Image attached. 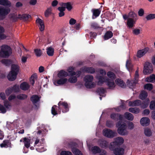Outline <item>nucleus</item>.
Returning a JSON list of instances; mask_svg holds the SVG:
<instances>
[{
    "mask_svg": "<svg viewBox=\"0 0 155 155\" xmlns=\"http://www.w3.org/2000/svg\"><path fill=\"white\" fill-rule=\"evenodd\" d=\"M58 105L59 107L58 108L59 110L58 111V112L56 111L57 108L55 105L53 106L52 107L51 113L54 115L60 114L61 108H62V111L63 113H65L68 111V106L66 103L60 102L58 104Z\"/></svg>",
    "mask_w": 155,
    "mask_h": 155,
    "instance_id": "f257e3e1",
    "label": "nucleus"
},
{
    "mask_svg": "<svg viewBox=\"0 0 155 155\" xmlns=\"http://www.w3.org/2000/svg\"><path fill=\"white\" fill-rule=\"evenodd\" d=\"M67 72L63 71H61L58 74V79L57 81H54L53 83L54 85H62L68 82V79L65 78L68 76Z\"/></svg>",
    "mask_w": 155,
    "mask_h": 155,
    "instance_id": "f03ea898",
    "label": "nucleus"
},
{
    "mask_svg": "<svg viewBox=\"0 0 155 155\" xmlns=\"http://www.w3.org/2000/svg\"><path fill=\"white\" fill-rule=\"evenodd\" d=\"M96 78L98 80L97 84L99 85H101L105 82L110 88H113L115 87V85L114 81V79H108L107 77L104 78L99 75L97 76Z\"/></svg>",
    "mask_w": 155,
    "mask_h": 155,
    "instance_id": "7ed1b4c3",
    "label": "nucleus"
},
{
    "mask_svg": "<svg viewBox=\"0 0 155 155\" xmlns=\"http://www.w3.org/2000/svg\"><path fill=\"white\" fill-rule=\"evenodd\" d=\"M118 127L117 132L121 135H126L128 134V132L126 130L127 126L125 123L121 121L118 122L117 124Z\"/></svg>",
    "mask_w": 155,
    "mask_h": 155,
    "instance_id": "20e7f679",
    "label": "nucleus"
},
{
    "mask_svg": "<svg viewBox=\"0 0 155 155\" xmlns=\"http://www.w3.org/2000/svg\"><path fill=\"white\" fill-rule=\"evenodd\" d=\"M0 51V57L6 58L8 57L12 54V51L11 48L8 46L3 45L1 47Z\"/></svg>",
    "mask_w": 155,
    "mask_h": 155,
    "instance_id": "39448f33",
    "label": "nucleus"
},
{
    "mask_svg": "<svg viewBox=\"0 0 155 155\" xmlns=\"http://www.w3.org/2000/svg\"><path fill=\"white\" fill-rule=\"evenodd\" d=\"M93 77L91 75H88L86 76L84 78V81L85 82L84 85L87 88H92L95 87V84L92 82Z\"/></svg>",
    "mask_w": 155,
    "mask_h": 155,
    "instance_id": "423d86ee",
    "label": "nucleus"
},
{
    "mask_svg": "<svg viewBox=\"0 0 155 155\" xmlns=\"http://www.w3.org/2000/svg\"><path fill=\"white\" fill-rule=\"evenodd\" d=\"M153 68L152 64L146 62L144 66L143 73L145 75L149 74L153 72Z\"/></svg>",
    "mask_w": 155,
    "mask_h": 155,
    "instance_id": "0eeeda50",
    "label": "nucleus"
},
{
    "mask_svg": "<svg viewBox=\"0 0 155 155\" xmlns=\"http://www.w3.org/2000/svg\"><path fill=\"white\" fill-rule=\"evenodd\" d=\"M124 141V139L122 137H117L114 139V141L110 143L109 147V148L110 150H113L114 148L117 145L122 144Z\"/></svg>",
    "mask_w": 155,
    "mask_h": 155,
    "instance_id": "6e6552de",
    "label": "nucleus"
},
{
    "mask_svg": "<svg viewBox=\"0 0 155 155\" xmlns=\"http://www.w3.org/2000/svg\"><path fill=\"white\" fill-rule=\"evenodd\" d=\"M10 9L8 8L0 6V20H2L5 18V16L10 12Z\"/></svg>",
    "mask_w": 155,
    "mask_h": 155,
    "instance_id": "1a4fd4ad",
    "label": "nucleus"
},
{
    "mask_svg": "<svg viewBox=\"0 0 155 155\" xmlns=\"http://www.w3.org/2000/svg\"><path fill=\"white\" fill-rule=\"evenodd\" d=\"M4 106L6 108H5L3 106L0 104V110L2 113H5L6 112L7 110H8L11 109V106L9 102L7 100H5L4 102Z\"/></svg>",
    "mask_w": 155,
    "mask_h": 155,
    "instance_id": "9d476101",
    "label": "nucleus"
},
{
    "mask_svg": "<svg viewBox=\"0 0 155 155\" xmlns=\"http://www.w3.org/2000/svg\"><path fill=\"white\" fill-rule=\"evenodd\" d=\"M103 134L104 136L111 138L114 137L115 133L110 129H105L103 131Z\"/></svg>",
    "mask_w": 155,
    "mask_h": 155,
    "instance_id": "9b49d317",
    "label": "nucleus"
},
{
    "mask_svg": "<svg viewBox=\"0 0 155 155\" xmlns=\"http://www.w3.org/2000/svg\"><path fill=\"white\" fill-rule=\"evenodd\" d=\"M36 23L40 30L41 31H44L45 29V25L43 21L38 17L36 19Z\"/></svg>",
    "mask_w": 155,
    "mask_h": 155,
    "instance_id": "f8f14e48",
    "label": "nucleus"
},
{
    "mask_svg": "<svg viewBox=\"0 0 155 155\" xmlns=\"http://www.w3.org/2000/svg\"><path fill=\"white\" fill-rule=\"evenodd\" d=\"M19 89L18 86L17 85H15L13 87L7 89L5 91V94L7 96H8L13 92H16L18 91Z\"/></svg>",
    "mask_w": 155,
    "mask_h": 155,
    "instance_id": "ddd939ff",
    "label": "nucleus"
},
{
    "mask_svg": "<svg viewBox=\"0 0 155 155\" xmlns=\"http://www.w3.org/2000/svg\"><path fill=\"white\" fill-rule=\"evenodd\" d=\"M140 123L141 125L143 126H148L150 123V120L147 117H142L140 120Z\"/></svg>",
    "mask_w": 155,
    "mask_h": 155,
    "instance_id": "4468645a",
    "label": "nucleus"
},
{
    "mask_svg": "<svg viewBox=\"0 0 155 155\" xmlns=\"http://www.w3.org/2000/svg\"><path fill=\"white\" fill-rule=\"evenodd\" d=\"M20 142H23L25 146L28 148L30 146V144L31 143V140L28 138L24 137L21 138L20 140Z\"/></svg>",
    "mask_w": 155,
    "mask_h": 155,
    "instance_id": "2eb2a0df",
    "label": "nucleus"
},
{
    "mask_svg": "<svg viewBox=\"0 0 155 155\" xmlns=\"http://www.w3.org/2000/svg\"><path fill=\"white\" fill-rule=\"evenodd\" d=\"M149 50L148 48H146L138 51L137 54V57L139 58L142 57Z\"/></svg>",
    "mask_w": 155,
    "mask_h": 155,
    "instance_id": "dca6fc26",
    "label": "nucleus"
},
{
    "mask_svg": "<svg viewBox=\"0 0 155 155\" xmlns=\"http://www.w3.org/2000/svg\"><path fill=\"white\" fill-rule=\"evenodd\" d=\"M137 19V18L134 19L132 18H128L127 22V26L130 28L133 27Z\"/></svg>",
    "mask_w": 155,
    "mask_h": 155,
    "instance_id": "f3484780",
    "label": "nucleus"
},
{
    "mask_svg": "<svg viewBox=\"0 0 155 155\" xmlns=\"http://www.w3.org/2000/svg\"><path fill=\"white\" fill-rule=\"evenodd\" d=\"M17 75V74L11 71L8 75L7 77L9 80L13 81L15 80L16 78Z\"/></svg>",
    "mask_w": 155,
    "mask_h": 155,
    "instance_id": "a211bd4d",
    "label": "nucleus"
},
{
    "mask_svg": "<svg viewBox=\"0 0 155 155\" xmlns=\"http://www.w3.org/2000/svg\"><path fill=\"white\" fill-rule=\"evenodd\" d=\"M29 87L30 85L29 84L25 82L22 83L20 85V88L24 91H26L28 90Z\"/></svg>",
    "mask_w": 155,
    "mask_h": 155,
    "instance_id": "6ab92c4d",
    "label": "nucleus"
},
{
    "mask_svg": "<svg viewBox=\"0 0 155 155\" xmlns=\"http://www.w3.org/2000/svg\"><path fill=\"white\" fill-rule=\"evenodd\" d=\"M128 105L130 106H138L141 104V101L140 100H137L134 101H129Z\"/></svg>",
    "mask_w": 155,
    "mask_h": 155,
    "instance_id": "aec40b11",
    "label": "nucleus"
},
{
    "mask_svg": "<svg viewBox=\"0 0 155 155\" xmlns=\"http://www.w3.org/2000/svg\"><path fill=\"white\" fill-rule=\"evenodd\" d=\"M112 150H114V153L116 155H123L124 152V149L121 148H118Z\"/></svg>",
    "mask_w": 155,
    "mask_h": 155,
    "instance_id": "412c9836",
    "label": "nucleus"
},
{
    "mask_svg": "<svg viewBox=\"0 0 155 155\" xmlns=\"http://www.w3.org/2000/svg\"><path fill=\"white\" fill-rule=\"evenodd\" d=\"M11 71L17 74L19 70V67L17 64H13L11 66Z\"/></svg>",
    "mask_w": 155,
    "mask_h": 155,
    "instance_id": "4be33fe9",
    "label": "nucleus"
},
{
    "mask_svg": "<svg viewBox=\"0 0 155 155\" xmlns=\"http://www.w3.org/2000/svg\"><path fill=\"white\" fill-rule=\"evenodd\" d=\"M145 81L148 82L154 83L155 82V75L152 74L149 77H147L145 79Z\"/></svg>",
    "mask_w": 155,
    "mask_h": 155,
    "instance_id": "5701e85b",
    "label": "nucleus"
},
{
    "mask_svg": "<svg viewBox=\"0 0 155 155\" xmlns=\"http://www.w3.org/2000/svg\"><path fill=\"white\" fill-rule=\"evenodd\" d=\"M124 117L125 118L129 120L132 121L134 119V117L131 113L129 112H126L124 114Z\"/></svg>",
    "mask_w": 155,
    "mask_h": 155,
    "instance_id": "b1692460",
    "label": "nucleus"
},
{
    "mask_svg": "<svg viewBox=\"0 0 155 155\" xmlns=\"http://www.w3.org/2000/svg\"><path fill=\"white\" fill-rule=\"evenodd\" d=\"M144 134L147 137H150L153 134L152 131L150 128H146L144 130Z\"/></svg>",
    "mask_w": 155,
    "mask_h": 155,
    "instance_id": "393cba45",
    "label": "nucleus"
},
{
    "mask_svg": "<svg viewBox=\"0 0 155 155\" xmlns=\"http://www.w3.org/2000/svg\"><path fill=\"white\" fill-rule=\"evenodd\" d=\"M115 82L118 86L122 87H124L125 86V83L121 79H116L115 80Z\"/></svg>",
    "mask_w": 155,
    "mask_h": 155,
    "instance_id": "a878e982",
    "label": "nucleus"
},
{
    "mask_svg": "<svg viewBox=\"0 0 155 155\" xmlns=\"http://www.w3.org/2000/svg\"><path fill=\"white\" fill-rule=\"evenodd\" d=\"M4 31V28L0 25V39H4L7 37V36L3 33Z\"/></svg>",
    "mask_w": 155,
    "mask_h": 155,
    "instance_id": "bb28decb",
    "label": "nucleus"
},
{
    "mask_svg": "<svg viewBox=\"0 0 155 155\" xmlns=\"http://www.w3.org/2000/svg\"><path fill=\"white\" fill-rule=\"evenodd\" d=\"M0 5L4 6H10L11 5V3L8 0H0Z\"/></svg>",
    "mask_w": 155,
    "mask_h": 155,
    "instance_id": "cd10ccee",
    "label": "nucleus"
},
{
    "mask_svg": "<svg viewBox=\"0 0 155 155\" xmlns=\"http://www.w3.org/2000/svg\"><path fill=\"white\" fill-rule=\"evenodd\" d=\"M40 97L38 96L34 95L31 97V101L34 104L37 103L39 101Z\"/></svg>",
    "mask_w": 155,
    "mask_h": 155,
    "instance_id": "c85d7f7f",
    "label": "nucleus"
},
{
    "mask_svg": "<svg viewBox=\"0 0 155 155\" xmlns=\"http://www.w3.org/2000/svg\"><path fill=\"white\" fill-rule=\"evenodd\" d=\"M47 54L49 56H52L54 54V49L51 47H49L47 48Z\"/></svg>",
    "mask_w": 155,
    "mask_h": 155,
    "instance_id": "c756f323",
    "label": "nucleus"
},
{
    "mask_svg": "<svg viewBox=\"0 0 155 155\" xmlns=\"http://www.w3.org/2000/svg\"><path fill=\"white\" fill-rule=\"evenodd\" d=\"M37 78V76L36 74H33L30 78V81L31 84L33 85L35 83V80Z\"/></svg>",
    "mask_w": 155,
    "mask_h": 155,
    "instance_id": "7c9ffc66",
    "label": "nucleus"
},
{
    "mask_svg": "<svg viewBox=\"0 0 155 155\" xmlns=\"http://www.w3.org/2000/svg\"><path fill=\"white\" fill-rule=\"evenodd\" d=\"M74 68L73 67H69L68 70L67 71L68 72H67L68 73V76H73L75 74V73L74 71Z\"/></svg>",
    "mask_w": 155,
    "mask_h": 155,
    "instance_id": "2f4dec72",
    "label": "nucleus"
},
{
    "mask_svg": "<svg viewBox=\"0 0 155 155\" xmlns=\"http://www.w3.org/2000/svg\"><path fill=\"white\" fill-rule=\"evenodd\" d=\"M147 93L145 91H143L141 92L139 96V97L140 99L143 100L147 97Z\"/></svg>",
    "mask_w": 155,
    "mask_h": 155,
    "instance_id": "473e14b6",
    "label": "nucleus"
},
{
    "mask_svg": "<svg viewBox=\"0 0 155 155\" xmlns=\"http://www.w3.org/2000/svg\"><path fill=\"white\" fill-rule=\"evenodd\" d=\"M10 143L8 140H5L3 141L2 143L0 144V146L1 147H7L10 146Z\"/></svg>",
    "mask_w": 155,
    "mask_h": 155,
    "instance_id": "72a5a7b5",
    "label": "nucleus"
},
{
    "mask_svg": "<svg viewBox=\"0 0 155 155\" xmlns=\"http://www.w3.org/2000/svg\"><path fill=\"white\" fill-rule=\"evenodd\" d=\"M129 110L131 113L136 114L139 113L140 111V109L137 107L130 108L129 109Z\"/></svg>",
    "mask_w": 155,
    "mask_h": 155,
    "instance_id": "f704fd0d",
    "label": "nucleus"
},
{
    "mask_svg": "<svg viewBox=\"0 0 155 155\" xmlns=\"http://www.w3.org/2000/svg\"><path fill=\"white\" fill-rule=\"evenodd\" d=\"M72 151L75 155H83L81 152L79 150L76 148H73Z\"/></svg>",
    "mask_w": 155,
    "mask_h": 155,
    "instance_id": "c9c22d12",
    "label": "nucleus"
},
{
    "mask_svg": "<svg viewBox=\"0 0 155 155\" xmlns=\"http://www.w3.org/2000/svg\"><path fill=\"white\" fill-rule=\"evenodd\" d=\"M63 6H65V8L69 11H71L72 8V5L70 2L64 3Z\"/></svg>",
    "mask_w": 155,
    "mask_h": 155,
    "instance_id": "e433bc0d",
    "label": "nucleus"
},
{
    "mask_svg": "<svg viewBox=\"0 0 155 155\" xmlns=\"http://www.w3.org/2000/svg\"><path fill=\"white\" fill-rule=\"evenodd\" d=\"M92 12L93 13V18H94V16H95V17H96L99 15L101 12V11L98 9H95L93 10Z\"/></svg>",
    "mask_w": 155,
    "mask_h": 155,
    "instance_id": "4c0bfd02",
    "label": "nucleus"
},
{
    "mask_svg": "<svg viewBox=\"0 0 155 155\" xmlns=\"http://www.w3.org/2000/svg\"><path fill=\"white\" fill-rule=\"evenodd\" d=\"M153 88L152 84L150 83L147 84L144 86V88L148 91H151Z\"/></svg>",
    "mask_w": 155,
    "mask_h": 155,
    "instance_id": "58836bf2",
    "label": "nucleus"
},
{
    "mask_svg": "<svg viewBox=\"0 0 155 155\" xmlns=\"http://www.w3.org/2000/svg\"><path fill=\"white\" fill-rule=\"evenodd\" d=\"M100 146L103 148H106L107 146L108 143L105 140H101L100 141Z\"/></svg>",
    "mask_w": 155,
    "mask_h": 155,
    "instance_id": "ea45409f",
    "label": "nucleus"
},
{
    "mask_svg": "<svg viewBox=\"0 0 155 155\" xmlns=\"http://www.w3.org/2000/svg\"><path fill=\"white\" fill-rule=\"evenodd\" d=\"M107 75V76L110 79V80L114 79L116 78L115 74L112 72H108Z\"/></svg>",
    "mask_w": 155,
    "mask_h": 155,
    "instance_id": "a19ab883",
    "label": "nucleus"
},
{
    "mask_svg": "<svg viewBox=\"0 0 155 155\" xmlns=\"http://www.w3.org/2000/svg\"><path fill=\"white\" fill-rule=\"evenodd\" d=\"M155 18V14H150L147 15L146 17V18L147 20H151Z\"/></svg>",
    "mask_w": 155,
    "mask_h": 155,
    "instance_id": "79ce46f5",
    "label": "nucleus"
},
{
    "mask_svg": "<svg viewBox=\"0 0 155 155\" xmlns=\"http://www.w3.org/2000/svg\"><path fill=\"white\" fill-rule=\"evenodd\" d=\"M100 151V148L97 146L93 147L91 149V151L93 153H98Z\"/></svg>",
    "mask_w": 155,
    "mask_h": 155,
    "instance_id": "37998d69",
    "label": "nucleus"
},
{
    "mask_svg": "<svg viewBox=\"0 0 155 155\" xmlns=\"http://www.w3.org/2000/svg\"><path fill=\"white\" fill-rule=\"evenodd\" d=\"M146 101L144 102L142 104H141V107L142 108H145L147 107L148 106L149 103V99L147 98L146 99Z\"/></svg>",
    "mask_w": 155,
    "mask_h": 155,
    "instance_id": "c03bdc74",
    "label": "nucleus"
},
{
    "mask_svg": "<svg viewBox=\"0 0 155 155\" xmlns=\"http://www.w3.org/2000/svg\"><path fill=\"white\" fill-rule=\"evenodd\" d=\"M97 92L100 96L104 97L105 96V90L103 88H100L98 90Z\"/></svg>",
    "mask_w": 155,
    "mask_h": 155,
    "instance_id": "a18cd8bd",
    "label": "nucleus"
},
{
    "mask_svg": "<svg viewBox=\"0 0 155 155\" xmlns=\"http://www.w3.org/2000/svg\"><path fill=\"white\" fill-rule=\"evenodd\" d=\"M34 52L36 56L38 57H40L42 54L41 51L39 49H35Z\"/></svg>",
    "mask_w": 155,
    "mask_h": 155,
    "instance_id": "49530a36",
    "label": "nucleus"
},
{
    "mask_svg": "<svg viewBox=\"0 0 155 155\" xmlns=\"http://www.w3.org/2000/svg\"><path fill=\"white\" fill-rule=\"evenodd\" d=\"M142 29L141 28H135L133 30V33L135 35H138L141 33L142 32Z\"/></svg>",
    "mask_w": 155,
    "mask_h": 155,
    "instance_id": "de8ad7c7",
    "label": "nucleus"
},
{
    "mask_svg": "<svg viewBox=\"0 0 155 155\" xmlns=\"http://www.w3.org/2000/svg\"><path fill=\"white\" fill-rule=\"evenodd\" d=\"M113 36V34L111 31H108L105 34V39H108L111 38Z\"/></svg>",
    "mask_w": 155,
    "mask_h": 155,
    "instance_id": "09e8293b",
    "label": "nucleus"
},
{
    "mask_svg": "<svg viewBox=\"0 0 155 155\" xmlns=\"http://www.w3.org/2000/svg\"><path fill=\"white\" fill-rule=\"evenodd\" d=\"M52 9L51 8H49L45 11V16L46 17H48L51 14Z\"/></svg>",
    "mask_w": 155,
    "mask_h": 155,
    "instance_id": "8fccbe9b",
    "label": "nucleus"
},
{
    "mask_svg": "<svg viewBox=\"0 0 155 155\" xmlns=\"http://www.w3.org/2000/svg\"><path fill=\"white\" fill-rule=\"evenodd\" d=\"M84 70L87 72L90 73H94L95 71L94 69L92 68H86Z\"/></svg>",
    "mask_w": 155,
    "mask_h": 155,
    "instance_id": "3c124183",
    "label": "nucleus"
},
{
    "mask_svg": "<svg viewBox=\"0 0 155 155\" xmlns=\"http://www.w3.org/2000/svg\"><path fill=\"white\" fill-rule=\"evenodd\" d=\"M69 81L71 83H74L77 81V77L75 76L71 77L69 79Z\"/></svg>",
    "mask_w": 155,
    "mask_h": 155,
    "instance_id": "603ef678",
    "label": "nucleus"
},
{
    "mask_svg": "<svg viewBox=\"0 0 155 155\" xmlns=\"http://www.w3.org/2000/svg\"><path fill=\"white\" fill-rule=\"evenodd\" d=\"M132 65L131 64L130 61V60H127L126 61V67L129 70L132 67Z\"/></svg>",
    "mask_w": 155,
    "mask_h": 155,
    "instance_id": "864d4df0",
    "label": "nucleus"
},
{
    "mask_svg": "<svg viewBox=\"0 0 155 155\" xmlns=\"http://www.w3.org/2000/svg\"><path fill=\"white\" fill-rule=\"evenodd\" d=\"M149 107L151 110L155 109V101H152L150 102Z\"/></svg>",
    "mask_w": 155,
    "mask_h": 155,
    "instance_id": "5fc2aeb1",
    "label": "nucleus"
},
{
    "mask_svg": "<svg viewBox=\"0 0 155 155\" xmlns=\"http://www.w3.org/2000/svg\"><path fill=\"white\" fill-rule=\"evenodd\" d=\"M137 16V15L134 12H131L129 13L128 17L129 18H134Z\"/></svg>",
    "mask_w": 155,
    "mask_h": 155,
    "instance_id": "6e6d98bb",
    "label": "nucleus"
},
{
    "mask_svg": "<svg viewBox=\"0 0 155 155\" xmlns=\"http://www.w3.org/2000/svg\"><path fill=\"white\" fill-rule=\"evenodd\" d=\"M27 97V96L25 94H20L17 96V98L19 99H24Z\"/></svg>",
    "mask_w": 155,
    "mask_h": 155,
    "instance_id": "4d7b16f0",
    "label": "nucleus"
},
{
    "mask_svg": "<svg viewBox=\"0 0 155 155\" xmlns=\"http://www.w3.org/2000/svg\"><path fill=\"white\" fill-rule=\"evenodd\" d=\"M60 155H72V154L70 151H62L60 153Z\"/></svg>",
    "mask_w": 155,
    "mask_h": 155,
    "instance_id": "13d9d810",
    "label": "nucleus"
},
{
    "mask_svg": "<svg viewBox=\"0 0 155 155\" xmlns=\"http://www.w3.org/2000/svg\"><path fill=\"white\" fill-rule=\"evenodd\" d=\"M138 14L139 16H143L144 14V11L143 8L140 9L138 12Z\"/></svg>",
    "mask_w": 155,
    "mask_h": 155,
    "instance_id": "bf43d9fd",
    "label": "nucleus"
},
{
    "mask_svg": "<svg viewBox=\"0 0 155 155\" xmlns=\"http://www.w3.org/2000/svg\"><path fill=\"white\" fill-rule=\"evenodd\" d=\"M76 21L73 18H71L69 21V24L70 25H74L76 23Z\"/></svg>",
    "mask_w": 155,
    "mask_h": 155,
    "instance_id": "052dcab7",
    "label": "nucleus"
},
{
    "mask_svg": "<svg viewBox=\"0 0 155 155\" xmlns=\"http://www.w3.org/2000/svg\"><path fill=\"white\" fill-rule=\"evenodd\" d=\"M58 9L60 12H64L65 10V6H63V3L61 5V6L58 8Z\"/></svg>",
    "mask_w": 155,
    "mask_h": 155,
    "instance_id": "680f3d73",
    "label": "nucleus"
},
{
    "mask_svg": "<svg viewBox=\"0 0 155 155\" xmlns=\"http://www.w3.org/2000/svg\"><path fill=\"white\" fill-rule=\"evenodd\" d=\"M134 127V124L132 122H129L128 124V127L130 129H132Z\"/></svg>",
    "mask_w": 155,
    "mask_h": 155,
    "instance_id": "e2e57ef3",
    "label": "nucleus"
},
{
    "mask_svg": "<svg viewBox=\"0 0 155 155\" xmlns=\"http://www.w3.org/2000/svg\"><path fill=\"white\" fill-rule=\"evenodd\" d=\"M1 62L6 65H7L9 63V61L8 60L3 59L1 61Z\"/></svg>",
    "mask_w": 155,
    "mask_h": 155,
    "instance_id": "0e129e2a",
    "label": "nucleus"
},
{
    "mask_svg": "<svg viewBox=\"0 0 155 155\" xmlns=\"http://www.w3.org/2000/svg\"><path fill=\"white\" fill-rule=\"evenodd\" d=\"M98 72L100 74H101L102 76L105 75L106 74V72L105 71L102 69H99L98 71Z\"/></svg>",
    "mask_w": 155,
    "mask_h": 155,
    "instance_id": "69168bd1",
    "label": "nucleus"
},
{
    "mask_svg": "<svg viewBox=\"0 0 155 155\" xmlns=\"http://www.w3.org/2000/svg\"><path fill=\"white\" fill-rule=\"evenodd\" d=\"M150 113V111L149 110L147 109H146L143 110V114L145 115H148Z\"/></svg>",
    "mask_w": 155,
    "mask_h": 155,
    "instance_id": "338daca9",
    "label": "nucleus"
},
{
    "mask_svg": "<svg viewBox=\"0 0 155 155\" xmlns=\"http://www.w3.org/2000/svg\"><path fill=\"white\" fill-rule=\"evenodd\" d=\"M16 97L14 95H11L9 96L8 98V100L9 101H11L12 100L15 99Z\"/></svg>",
    "mask_w": 155,
    "mask_h": 155,
    "instance_id": "774afa93",
    "label": "nucleus"
}]
</instances>
